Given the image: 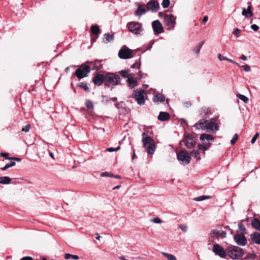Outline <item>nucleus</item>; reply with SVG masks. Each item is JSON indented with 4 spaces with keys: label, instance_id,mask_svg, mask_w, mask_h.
I'll return each instance as SVG.
<instances>
[{
    "label": "nucleus",
    "instance_id": "f257e3e1",
    "mask_svg": "<svg viewBox=\"0 0 260 260\" xmlns=\"http://www.w3.org/2000/svg\"><path fill=\"white\" fill-rule=\"evenodd\" d=\"M142 136L143 146L146 148L147 152L149 154H153L156 149L153 139L146 133H143Z\"/></svg>",
    "mask_w": 260,
    "mask_h": 260
},
{
    "label": "nucleus",
    "instance_id": "f03ea898",
    "mask_svg": "<svg viewBox=\"0 0 260 260\" xmlns=\"http://www.w3.org/2000/svg\"><path fill=\"white\" fill-rule=\"evenodd\" d=\"M121 78L118 75L115 73H108L105 75V84L111 89L120 83Z\"/></svg>",
    "mask_w": 260,
    "mask_h": 260
},
{
    "label": "nucleus",
    "instance_id": "7ed1b4c3",
    "mask_svg": "<svg viewBox=\"0 0 260 260\" xmlns=\"http://www.w3.org/2000/svg\"><path fill=\"white\" fill-rule=\"evenodd\" d=\"M244 254L242 248L236 246L227 247V255L232 259H239Z\"/></svg>",
    "mask_w": 260,
    "mask_h": 260
},
{
    "label": "nucleus",
    "instance_id": "20e7f679",
    "mask_svg": "<svg viewBox=\"0 0 260 260\" xmlns=\"http://www.w3.org/2000/svg\"><path fill=\"white\" fill-rule=\"evenodd\" d=\"M127 27L129 31L135 35H142L143 30L142 24L137 22H128Z\"/></svg>",
    "mask_w": 260,
    "mask_h": 260
},
{
    "label": "nucleus",
    "instance_id": "39448f33",
    "mask_svg": "<svg viewBox=\"0 0 260 260\" xmlns=\"http://www.w3.org/2000/svg\"><path fill=\"white\" fill-rule=\"evenodd\" d=\"M90 71V68L89 66L86 64L81 65L77 69L75 73V75L79 79H81L86 76Z\"/></svg>",
    "mask_w": 260,
    "mask_h": 260
},
{
    "label": "nucleus",
    "instance_id": "423d86ee",
    "mask_svg": "<svg viewBox=\"0 0 260 260\" xmlns=\"http://www.w3.org/2000/svg\"><path fill=\"white\" fill-rule=\"evenodd\" d=\"M183 144L188 149H191L194 147L196 141L194 137L190 134L185 135L184 138L181 141L180 144Z\"/></svg>",
    "mask_w": 260,
    "mask_h": 260
},
{
    "label": "nucleus",
    "instance_id": "0eeeda50",
    "mask_svg": "<svg viewBox=\"0 0 260 260\" xmlns=\"http://www.w3.org/2000/svg\"><path fill=\"white\" fill-rule=\"evenodd\" d=\"M146 96V93L142 89H136L134 91L133 97L140 105L144 104Z\"/></svg>",
    "mask_w": 260,
    "mask_h": 260
},
{
    "label": "nucleus",
    "instance_id": "6e6552de",
    "mask_svg": "<svg viewBox=\"0 0 260 260\" xmlns=\"http://www.w3.org/2000/svg\"><path fill=\"white\" fill-rule=\"evenodd\" d=\"M164 22L168 27V30L173 29L176 24V17L172 14H166L164 16Z\"/></svg>",
    "mask_w": 260,
    "mask_h": 260
},
{
    "label": "nucleus",
    "instance_id": "1a4fd4ad",
    "mask_svg": "<svg viewBox=\"0 0 260 260\" xmlns=\"http://www.w3.org/2000/svg\"><path fill=\"white\" fill-rule=\"evenodd\" d=\"M212 251L215 255L219 256L221 258H225L227 255V248L224 250L218 244H215L213 245Z\"/></svg>",
    "mask_w": 260,
    "mask_h": 260
},
{
    "label": "nucleus",
    "instance_id": "9d476101",
    "mask_svg": "<svg viewBox=\"0 0 260 260\" xmlns=\"http://www.w3.org/2000/svg\"><path fill=\"white\" fill-rule=\"evenodd\" d=\"M178 160L182 164L187 165L190 161V157L186 151H181L177 154Z\"/></svg>",
    "mask_w": 260,
    "mask_h": 260
},
{
    "label": "nucleus",
    "instance_id": "9b49d317",
    "mask_svg": "<svg viewBox=\"0 0 260 260\" xmlns=\"http://www.w3.org/2000/svg\"><path fill=\"white\" fill-rule=\"evenodd\" d=\"M118 56L120 58L124 59L134 57L132 55V50L127 47L122 48L119 51Z\"/></svg>",
    "mask_w": 260,
    "mask_h": 260
},
{
    "label": "nucleus",
    "instance_id": "f8f14e48",
    "mask_svg": "<svg viewBox=\"0 0 260 260\" xmlns=\"http://www.w3.org/2000/svg\"><path fill=\"white\" fill-rule=\"evenodd\" d=\"M226 233L225 231H220L218 230H213L210 234V238L214 240L215 239H223L226 237Z\"/></svg>",
    "mask_w": 260,
    "mask_h": 260
},
{
    "label": "nucleus",
    "instance_id": "ddd939ff",
    "mask_svg": "<svg viewBox=\"0 0 260 260\" xmlns=\"http://www.w3.org/2000/svg\"><path fill=\"white\" fill-rule=\"evenodd\" d=\"M234 240L238 245L244 246L247 244V239L245 234H237L234 236Z\"/></svg>",
    "mask_w": 260,
    "mask_h": 260
},
{
    "label": "nucleus",
    "instance_id": "4468645a",
    "mask_svg": "<svg viewBox=\"0 0 260 260\" xmlns=\"http://www.w3.org/2000/svg\"><path fill=\"white\" fill-rule=\"evenodd\" d=\"M152 26L155 35H158L162 32L163 27L159 20L153 21Z\"/></svg>",
    "mask_w": 260,
    "mask_h": 260
},
{
    "label": "nucleus",
    "instance_id": "2eb2a0df",
    "mask_svg": "<svg viewBox=\"0 0 260 260\" xmlns=\"http://www.w3.org/2000/svg\"><path fill=\"white\" fill-rule=\"evenodd\" d=\"M207 127L206 129L208 132H216L218 131V126L215 123L213 119H211L210 121L207 120Z\"/></svg>",
    "mask_w": 260,
    "mask_h": 260
},
{
    "label": "nucleus",
    "instance_id": "dca6fc26",
    "mask_svg": "<svg viewBox=\"0 0 260 260\" xmlns=\"http://www.w3.org/2000/svg\"><path fill=\"white\" fill-rule=\"evenodd\" d=\"M148 10H150L152 12H157L159 9V6L157 2L150 0L147 5Z\"/></svg>",
    "mask_w": 260,
    "mask_h": 260
},
{
    "label": "nucleus",
    "instance_id": "f3484780",
    "mask_svg": "<svg viewBox=\"0 0 260 260\" xmlns=\"http://www.w3.org/2000/svg\"><path fill=\"white\" fill-rule=\"evenodd\" d=\"M105 76L103 74H98L93 78L92 81L95 85L100 86L102 84L103 82H105Z\"/></svg>",
    "mask_w": 260,
    "mask_h": 260
},
{
    "label": "nucleus",
    "instance_id": "a211bd4d",
    "mask_svg": "<svg viewBox=\"0 0 260 260\" xmlns=\"http://www.w3.org/2000/svg\"><path fill=\"white\" fill-rule=\"evenodd\" d=\"M207 120L203 118L194 124L193 126L198 129L205 130L207 127Z\"/></svg>",
    "mask_w": 260,
    "mask_h": 260
},
{
    "label": "nucleus",
    "instance_id": "6ab92c4d",
    "mask_svg": "<svg viewBox=\"0 0 260 260\" xmlns=\"http://www.w3.org/2000/svg\"><path fill=\"white\" fill-rule=\"evenodd\" d=\"M250 238L253 243L260 245V233L255 232L251 234Z\"/></svg>",
    "mask_w": 260,
    "mask_h": 260
},
{
    "label": "nucleus",
    "instance_id": "aec40b11",
    "mask_svg": "<svg viewBox=\"0 0 260 260\" xmlns=\"http://www.w3.org/2000/svg\"><path fill=\"white\" fill-rule=\"evenodd\" d=\"M170 118V114L166 112H160L158 116V119L161 121L168 120Z\"/></svg>",
    "mask_w": 260,
    "mask_h": 260
},
{
    "label": "nucleus",
    "instance_id": "412c9836",
    "mask_svg": "<svg viewBox=\"0 0 260 260\" xmlns=\"http://www.w3.org/2000/svg\"><path fill=\"white\" fill-rule=\"evenodd\" d=\"M252 7L251 5L248 6L247 10L245 8L243 9L242 14L245 16L246 18H249L253 16V14L251 11Z\"/></svg>",
    "mask_w": 260,
    "mask_h": 260
},
{
    "label": "nucleus",
    "instance_id": "4be33fe9",
    "mask_svg": "<svg viewBox=\"0 0 260 260\" xmlns=\"http://www.w3.org/2000/svg\"><path fill=\"white\" fill-rule=\"evenodd\" d=\"M251 225L253 228L260 231V220L256 218L251 220Z\"/></svg>",
    "mask_w": 260,
    "mask_h": 260
},
{
    "label": "nucleus",
    "instance_id": "5701e85b",
    "mask_svg": "<svg viewBox=\"0 0 260 260\" xmlns=\"http://www.w3.org/2000/svg\"><path fill=\"white\" fill-rule=\"evenodd\" d=\"M127 83L128 86L132 88H134L137 85V81L133 77H128Z\"/></svg>",
    "mask_w": 260,
    "mask_h": 260
},
{
    "label": "nucleus",
    "instance_id": "b1692460",
    "mask_svg": "<svg viewBox=\"0 0 260 260\" xmlns=\"http://www.w3.org/2000/svg\"><path fill=\"white\" fill-rule=\"evenodd\" d=\"M165 100V97L163 94H157L154 96L153 101L154 102H163Z\"/></svg>",
    "mask_w": 260,
    "mask_h": 260
},
{
    "label": "nucleus",
    "instance_id": "393cba45",
    "mask_svg": "<svg viewBox=\"0 0 260 260\" xmlns=\"http://www.w3.org/2000/svg\"><path fill=\"white\" fill-rule=\"evenodd\" d=\"M211 144L210 143H204L203 144H199L198 148L199 150H202L204 152L208 150L211 146Z\"/></svg>",
    "mask_w": 260,
    "mask_h": 260
},
{
    "label": "nucleus",
    "instance_id": "a878e982",
    "mask_svg": "<svg viewBox=\"0 0 260 260\" xmlns=\"http://www.w3.org/2000/svg\"><path fill=\"white\" fill-rule=\"evenodd\" d=\"M11 179L7 176L0 177V183L9 184L11 183Z\"/></svg>",
    "mask_w": 260,
    "mask_h": 260
},
{
    "label": "nucleus",
    "instance_id": "bb28decb",
    "mask_svg": "<svg viewBox=\"0 0 260 260\" xmlns=\"http://www.w3.org/2000/svg\"><path fill=\"white\" fill-rule=\"evenodd\" d=\"M200 140L204 141L206 140L207 141L213 140V137L209 134H202L200 136Z\"/></svg>",
    "mask_w": 260,
    "mask_h": 260
},
{
    "label": "nucleus",
    "instance_id": "cd10ccee",
    "mask_svg": "<svg viewBox=\"0 0 260 260\" xmlns=\"http://www.w3.org/2000/svg\"><path fill=\"white\" fill-rule=\"evenodd\" d=\"M146 10L145 9L139 7L135 12V15L140 17L143 14L146 13Z\"/></svg>",
    "mask_w": 260,
    "mask_h": 260
},
{
    "label": "nucleus",
    "instance_id": "c85d7f7f",
    "mask_svg": "<svg viewBox=\"0 0 260 260\" xmlns=\"http://www.w3.org/2000/svg\"><path fill=\"white\" fill-rule=\"evenodd\" d=\"M64 257L66 259H72L74 260H77L79 258L78 255H73L70 253H66L64 255Z\"/></svg>",
    "mask_w": 260,
    "mask_h": 260
},
{
    "label": "nucleus",
    "instance_id": "c756f323",
    "mask_svg": "<svg viewBox=\"0 0 260 260\" xmlns=\"http://www.w3.org/2000/svg\"><path fill=\"white\" fill-rule=\"evenodd\" d=\"M162 255L165 256L168 260H177L176 257L173 254L162 252Z\"/></svg>",
    "mask_w": 260,
    "mask_h": 260
},
{
    "label": "nucleus",
    "instance_id": "7c9ffc66",
    "mask_svg": "<svg viewBox=\"0 0 260 260\" xmlns=\"http://www.w3.org/2000/svg\"><path fill=\"white\" fill-rule=\"evenodd\" d=\"M190 154L192 157L195 158L197 160H199L201 159V157L199 155V152L197 150H192L190 152Z\"/></svg>",
    "mask_w": 260,
    "mask_h": 260
},
{
    "label": "nucleus",
    "instance_id": "2f4dec72",
    "mask_svg": "<svg viewBox=\"0 0 260 260\" xmlns=\"http://www.w3.org/2000/svg\"><path fill=\"white\" fill-rule=\"evenodd\" d=\"M91 31L92 33L95 35H98L100 32V28L98 25H92L91 26Z\"/></svg>",
    "mask_w": 260,
    "mask_h": 260
},
{
    "label": "nucleus",
    "instance_id": "473e14b6",
    "mask_svg": "<svg viewBox=\"0 0 260 260\" xmlns=\"http://www.w3.org/2000/svg\"><path fill=\"white\" fill-rule=\"evenodd\" d=\"M204 43V41L200 42V43L193 49V52L197 55H199L201 48H202L203 44Z\"/></svg>",
    "mask_w": 260,
    "mask_h": 260
},
{
    "label": "nucleus",
    "instance_id": "72a5a7b5",
    "mask_svg": "<svg viewBox=\"0 0 260 260\" xmlns=\"http://www.w3.org/2000/svg\"><path fill=\"white\" fill-rule=\"evenodd\" d=\"M104 37L105 39V43H108L110 41L113 40L114 36L113 35H110L109 34H105L104 35Z\"/></svg>",
    "mask_w": 260,
    "mask_h": 260
},
{
    "label": "nucleus",
    "instance_id": "f704fd0d",
    "mask_svg": "<svg viewBox=\"0 0 260 260\" xmlns=\"http://www.w3.org/2000/svg\"><path fill=\"white\" fill-rule=\"evenodd\" d=\"M15 165H16L15 162L11 161V162L6 164L4 167H2L1 168V169L2 171H5L7 169H8V168L15 166Z\"/></svg>",
    "mask_w": 260,
    "mask_h": 260
},
{
    "label": "nucleus",
    "instance_id": "c9c22d12",
    "mask_svg": "<svg viewBox=\"0 0 260 260\" xmlns=\"http://www.w3.org/2000/svg\"><path fill=\"white\" fill-rule=\"evenodd\" d=\"M78 86L82 88L86 92L89 91V89L85 82H81Z\"/></svg>",
    "mask_w": 260,
    "mask_h": 260
},
{
    "label": "nucleus",
    "instance_id": "e433bc0d",
    "mask_svg": "<svg viewBox=\"0 0 260 260\" xmlns=\"http://www.w3.org/2000/svg\"><path fill=\"white\" fill-rule=\"evenodd\" d=\"M237 97L242 101L244 103H247L248 101V98L244 95L238 94Z\"/></svg>",
    "mask_w": 260,
    "mask_h": 260
},
{
    "label": "nucleus",
    "instance_id": "4c0bfd02",
    "mask_svg": "<svg viewBox=\"0 0 260 260\" xmlns=\"http://www.w3.org/2000/svg\"><path fill=\"white\" fill-rule=\"evenodd\" d=\"M239 229L241 231V234H246V228L244 225L241 223L239 222L238 224Z\"/></svg>",
    "mask_w": 260,
    "mask_h": 260
},
{
    "label": "nucleus",
    "instance_id": "58836bf2",
    "mask_svg": "<svg viewBox=\"0 0 260 260\" xmlns=\"http://www.w3.org/2000/svg\"><path fill=\"white\" fill-rule=\"evenodd\" d=\"M85 105L88 109L92 110L93 109V105L91 101L87 100L85 102Z\"/></svg>",
    "mask_w": 260,
    "mask_h": 260
},
{
    "label": "nucleus",
    "instance_id": "ea45409f",
    "mask_svg": "<svg viewBox=\"0 0 260 260\" xmlns=\"http://www.w3.org/2000/svg\"><path fill=\"white\" fill-rule=\"evenodd\" d=\"M120 74L121 75V76L123 78H128V77H128V75H129L128 71L122 70L120 71Z\"/></svg>",
    "mask_w": 260,
    "mask_h": 260
},
{
    "label": "nucleus",
    "instance_id": "a19ab883",
    "mask_svg": "<svg viewBox=\"0 0 260 260\" xmlns=\"http://www.w3.org/2000/svg\"><path fill=\"white\" fill-rule=\"evenodd\" d=\"M170 4V0H163L162 2V6L164 8H167Z\"/></svg>",
    "mask_w": 260,
    "mask_h": 260
},
{
    "label": "nucleus",
    "instance_id": "79ce46f5",
    "mask_svg": "<svg viewBox=\"0 0 260 260\" xmlns=\"http://www.w3.org/2000/svg\"><path fill=\"white\" fill-rule=\"evenodd\" d=\"M101 176L103 177H112L113 176H114V175L111 173L105 172L102 173L101 174Z\"/></svg>",
    "mask_w": 260,
    "mask_h": 260
},
{
    "label": "nucleus",
    "instance_id": "37998d69",
    "mask_svg": "<svg viewBox=\"0 0 260 260\" xmlns=\"http://www.w3.org/2000/svg\"><path fill=\"white\" fill-rule=\"evenodd\" d=\"M151 221L156 223H161L162 222V220L158 217L152 218Z\"/></svg>",
    "mask_w": 260,
    "mask_h": 260
},
{
    "label": "nucleus",
    "instance_id": "c03bdc74",
    "mask_svg": "<svg viewBox=\"0 0 260 260\" xmlns=\"http://www.w3.org/2000/svg\"><path fill=\"white\" fill-rule=\"evenodd\" d=\"M238 138V134H235L233 137V138H232V139L231 140V144L232 145H234L236 141L237 140Z\"/></svg>",
    "mask_w": 260,
    "mask_h": 260
},
{
    "label": "nucleus",
    "instance_id": "a18cd8bd",
    "mask_svg": "<svg viewBox=\"0 0 260 260\" xmlns=\"http://www.w3.org/2000/svg\"><path fill=\"white\" fill-rule=\"evenodd\" d=\"M120 149V146H118L115 148H114L113 147H110V148H108L107 149V151L109 152H113V151H117L118 150H119V149Z\"/></svg>",
    "mask_w": 260,
    "mask_h": 260
},
{
    "label": "nucleus",
    "instance_id": "49530a36",
    "mask_svg": "<svg viewBox=\"0 0 260 260\" xmlns=\"http://www.w3.org/2000/svg\"><path fill=\"white\" fill-rule=\"evenodd\" d=\"M241 68L245 71V72H249L251 70L250 67L248 64L243 65L241 66Z\"/></svg>",
    "mask_w": 260,
    "mask_h": 260
},
{
    "label": "nucleus",
    "instance_id": "de8ad7c7",
    "mask_svg": "<svg viewBox=\"0 0 260 260\" xmlns=\"http://www.w3.org/2000/svg\"><path fill=\"white\" fill-rule=\"evenodd\" d=\"M31 126L30 124H27L24 127H23L22 129V131L25 132H28L30 130Z\"/></svg>",
    "mask_w": 260,
    "mask_h": 260
},
{
    "label": "nucleus",
    "instance_id": "09e8293b",
    "mask_svg": "<svg viewBox=\"0 0 260 260\" xmlns=\"http://www.w3.org/2000/svg\"><path fill=\"white\" fill-rule=\"evenodd\" d=\"M179 228L183 232H186L187 231V226L185 224H179Z\"/></svg>",
    "mask_w": 260,
    "mask_h": 260
},
{
    "label": "nucleus",
    "instance_id": "8fccbe9b",
    "mask_svg": "<svg viewBox=\"0 0 260 260\" xmlns=\"http://www.w3.org/2000/svg\"><path fill=\"white\" fill-rule=\"evenodd\" d=\"M241 32V30L239 28H237L234 29V31L233 32V34L236 36L237 38H238L239 37V34Z\"/></svg>",
    "mask_w": 260,
    "mask_h": 260
},
{
    "label": "nucleus",
    "instance_id": "3c124183",
    "mask_svg": "<svg viewBox=\"0 0 260 260\" xmlns=\"http://www.w3.org/2000/svg\"><path fill=\"white\" fill-rule=\"evenodd\" d=\"M258 136H259V133L258 132L256 133L255 135L253 136V137L251 139V143L252 144H254L255 143V142L256 141Z\"/></svg>",
    "mask_w": 260,
    "mask_h": 260
},
{
    "label": "nucleus",
    "instance_id": "603ef678",
    "mask_svg": "<svg viewBox=\"0 0 260 260\" xmlns=\"http://www.w3.org/2000/svg\"><path fill=\"white\" fill-rule=\"evenodd\" d=\"M110 101V98H109L108 96L103 95V100H102L103 102H105L107 103L108 102H109Z\"/></svg>",
    "mask_w": 260,
    "mask_h": 260
},
{
    "label": "nucleus",
    "instance_id": "864d4df0",
    "mask_svg": "<svg viewBox=\"0 0 260 260\" xmlns=\"http://www.w3.org/2000/svg\"><path fill=\"white\" fill-rule=\"evenodd\" d=\"M6 159H9V160H16V161H21V159L20 158H19V157H7V158H6Z\"/></svg>",
    "mask_w": 260,
    "mask_h": 260
},
{
    "label": "nucleus",
    "instance_id": "5fc2aeb1",
    "mask_svg": "<svg viewBox=\"0 0 260 260\" xmlns=\"http://www.w3.org/2000/svg\"><path fill=\"white\" fill-rule=\"evenodd\" d=\"M208 113V109L207 108H203L202 110L200 111V114L201 115H203V114L204 115L207 114Z\"/></svg>",
    "mask_w": 260,
    "mask_h": 260
},
{
    "label": "nucleus",
    "instance_id": "6e6d98bb",
    "mask_svg": "<svg viewBox=\"0 0 260 260\" xmlns=\"http://www.w3.org/2000/svg\"><path fill=\"white\" fill-rule=\"evenodd\" d=\"M140 66H141V63L140 62H139V63L135 62V63H134L131 66V68H133V69H135V68H140Z\"/></svg>",
    "mask_w": 260,
    "mask_h": 260
},
{
    "label": "nucleus",
    "instance_id": "4d7b16f0",
    "mask_svg": "<svg viewBox=\"0 0 260 260\" xmlns=\"http://www.w3.org/2000/svg\"><path fill=\"white\" fill-rule=\"evenodd\" d=\"M218 58L220 60H227L228 58L226 57L222 56L220 53L218 54Z\"/></svg>",
    "mask_w": 260,
    "mask_h": 260
},
{
    "label": "nucleus",
    "instance_id": "13d9d810",
    "mask_svg": "<svg viewBox=\"0 0 260 260\" xmlns=\"http://www.w3.org/2000/svg\"><path fill=\"white\" fill-rule=\"evenodd\" d=\"M251 28L254 31H257L259 29V27L256 24H252L251 26Z\"/></svg>",
    "mask_w": 260,
    "mask_h": 260
},
{
    "label": "nucleus",
    "instance_id": "bf43d9fd",
    "mask_svg": "<svg viewBox=\"0 0 260 260\" xmlns=\"http://www.w3.org/2000/svg\"><path fill=\"white\" fill-rule=\"evenodd\" d=\"M194 200L196 201H202L204 200V199L203 196H200V197L195 198L194 199Z\"/></svg>",
    "mask_w": 260,
    "mask_h": 260
},
{
    "label": "nucleus",
    "instance_id": "052dcab7",
    "mask_svg": "<svg viewBox=\"0 0 260 260\" xmlns=\"http://www.w3.org/2000/svg\"><path fill=\"white\" fill-rule=\"evenodd\" d=\"M20 260H33L30 256H25L20 259Z\"/></svg>",
    "mask_w": 260,
    "mask_h": 260
},
{
    "label": "nucleus",
    "instance_id": "680f3d73",
    "mask_svg": "<svg viewBox=\"0 0 260 260\" xmlns=\"http://www.w3.org/2000/svg\"><path fill=\"white\" fill-rule=\"evenodd\" d=\"M227 61H229L230 62H231L232 63H234L237 64V66H239L238 63L236 62V61L233 60L232 59H229L228 58Z\"/></svg>",
    "mask_w": 260,
    "mask_h": 260
},
{
    "label": "nucleus",
    "instance_id": "e2e57ef3",
    "mask_svg": "<svg viewBox=\"0 0 260 260\" xmlns=\"http://www.w3.org/2000/svg\"><path fill=\"white\" fill-rule=\"evenodd\" d=\"M0 155H1V156H2L5 157L6 158H7V156H8L9 153H3V152H1V153H0Z\"/></svg>",
    "mask_w": 260,
    "mask_h": 260
},
{
    "label": "nucleus",
    "instance_id": "0e129e2a",
    "mask_svg": "<svg viewBox=\"0 0 260 260\" xmlns=\"http://www.w3.org/2000/svg\"><path fill=\"white\" fill-rule=\"evenodd\" d=\"M208 20V17L207 16H205L204 17H203V22L204 23H205Z\"/></svg>",
    "mask_w": 260,
    "mask_h": 260
},
{
    "label": "nucleus",
    "instance_id": "69168bd1",
    "mask_svg": "<svg viewBox=\"0 0 260 260\" xmlns=\"http://www.w3.org/2000/svg\"><path fill=\"white\" fill-rule=\"evenodd\" d=\"M98 35H97L96 36H95V37H92L91 39V41L92 42H95L96 39L98 38Z\"/></svg>",
    "mask_w": 260,
    "mask_h": 260
},
{
    "label": "nucleus",
    "instance_id": "338daca9",
    "mask_svg": "<svg viewBox=\"0 0 260 260\" xmlns=\"http://www.w3.org/2000/svg\"><path fill=\"white\" fill-rule=\"evenodd\" d=\"M241 59L243 60H247V56H246L244 55H242L241 57Z\"/></svg>",
    "mask_w": 260,
    "mask_h": 260
},
{
    "label": "nucleus",
    "instance_id": "774afa93",
    "mask_svg": "<svg viewBox=\"0 0 260 260\" xmlns=\"http://www.w3.org/2000/svg\"><path fill=\"white\" fill-rule=\"evenodd\" d=\"M203 197H204V200L206 199H209L211 198V197L209 196H203Z\"/></svg>",
    "mask_w": 260,
    "mask_h": 260
}]
</instances>
